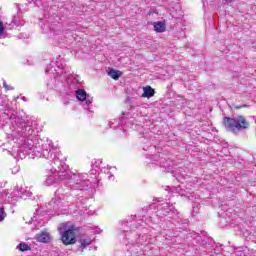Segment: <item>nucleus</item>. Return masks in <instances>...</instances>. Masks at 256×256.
I'll return each instance as SVG.
<instances>
[{"label": "nucleus", "mask_w": 256, "mask_h": 256, "mask_svg": "<svg viewBox=\"0 0 256 256\" xmlns=\"http://www.w3.org/2000/svg\"><path fill=\"white\" fill-rule=\"evenodd\" d=\"M106 170H107V168H103V169H101V171H104V173H106Z\"/></svg>", "instance_id": "31"}, {"label": "nucleus", "mask_w": 256, "mask_h": 256, "mask_svg": "<svg viewBox=\"0 0 256 256\" xmlns=\"http://www.w3.org/2000/svg\"><path fill=\"white\" fill-rule=\"evenodd\" d=\"M6 27L5 24H3V21L0 19V37H3V35L5 34L6 31Z\"/></svg>", "instance_id": "20"}, {"label": "nucleus", "mask_w": 256, "mask_h": 256, "mask_svg": "<svg viewBox=\"0 0 256 256\" xmlns=\"http://www.w3.org/2000/svg\"><path fill=\"white\" fill-rule=\"evenodd\" d=\"M76 98L78 99V101L82 102L83 109H85L86 111H91V109L93 108V97L89 96L87 94V91H85L84 89L76 90Z\"/></svg>", "instance_id": "8"}, {"label": "nucleus", "mask_w": 256, "mask_h": 256, "mask_svg": "<svg viewBox=\"0 0 256 256\" xmlns=\"http://www.w3.org/2000/svg\"><path fill=\"white\" fill-rule=\"evenodd\" d=\"M143 94L142 97H147L148 99L153 97V95H155V90H153V88H151V86H147L143 88Z\"/></svg>", "instance_id": "14"}, {"label": "nucleus", "mask_w": 256, "mask_h": 256, "mask_svg": "<svg viewBox=\"0 0 256 256\" xmlns=\"http://www.w3.org/2000/svg\"><path fill=\"white\" fill-rule=\"evenodd\" d=\"M143 223H145V221H143V219L137 220L136 224H130L131 229H135L137 227H141V226H143Z\"/></svg>", "instance_id": "19"}, {"label": "nucleus", "mask_w": 256, "mask_h": 256, "mask_svg": "<svg viewBox=\"0 0 256 256\" xmlns=\"http://www.w3.org/2000/svg\"><path fill=\"white\" fill-rule=\"evenodd\" d=\"M153 27H154V31H156V33H165V23L158 21V22H154L153 23Z\"/></svg>", "instance_id": "13"}, {"label": "nucleus", "mask_w": 256, "mask_h": 256, "mask_svg": "<svg viewBox=\"0 0 256 256\" xmlns=\"http://www.w3.org/2000/svg\"><path fill=\"white\" fill-rule=\"evenodd\" d=\"M123 125V119L116 118L113 121H110V128L111 129H119Z\"/></svg>", "instance_id": "16"}, {"label": "nucleus", "mask_w": 256, "mask_h": 256, "mask_svg": "<svg viewBox=\"0 0 256 256\" xmlns=\"http://www.w3.org/2000/svg\"><path fill=\"white\" fill-rule=\"evenodd\" d=\"M157 217L163 219V217H167L168 215L175 214V206L169 203H163L159 209L157 210Z\"/></svg>", "instance_id": "9"}, {"label": "nucleus", "mask_w": 256, "mask_h": 256, "mask_svg": "<svg viewBox=\"0 0 256 256\" xmlns=\"http://www.w3.org/2000/svg\"><path fill=\"white\" fill-rule=\"evenodd\" d=\"M5 217H7V214L5 213V208H0V222L5 220Z\"/></svg>", "instance_id": "21"}, {"label": "nucleus", "mask_w": 256, "mask_h": 256, "mask_svg": "<svg viewBox=\"0 0 256 256\" xmlns=\"http://www.w3.org/2000/svg\"><path fill=\"white\" fill-rule=\"evenodd\" d=\"M61 241L64 245H75L77 243V235L75 234V227L67 224H61L58 228Z\"/></svg>", "instance_id": "3"}, {"label": "nucleus", "mask_w": 256, "mask_h": 256, "mask_svg": "<svg viewBox=\"0 0 256 256\" xmlns=\"http://www.w3.org/2000/svg\"><path fill=\"white\" fill-rule=\"evenodd\" d=\"M91 243H93V240H91L90 238L80 239V247L82 249H86L87 247H89V245H91Z\"/></svg>", "instance_id": "17"}, {"label": "nucleus", "mask_w": 256, "mask_h": 256, "mask_svg": "<svg viewBox=\"0 0 256 256\" xmlns=\"http://www.w3.org/2000/svg\"><path fill=\"white\" fill-rule=\"evenodd\" d=\"M45 73L48 75H54V77H62L63 73L67 75L69 72L65 69V64L61 59V56L56 58V61H52L46 68Z\"/></svg>", "instance_id": "4"}, {"label": "nucleus", "mask_w": 256, "mask_h": 256, "mask_svg": "<svg viewBox=\"0 0 256 256\" xmlns=\"http://www.w3.org/2000/svg\"><path fill=\"white\" fill-rule=\"evenodd\" d=\"M223 123L226 131L234 135H239L241 131H246L250 127L249 121L243 115L224 117Z\"/></svg>", "instance_id": "2"}, {"label": "nucleus", "mask_w": 256, "mask_h": 256, "mask_svg": "<svg viewBox=\"0 0 256 256\" xmlns=\"http://www.w3.org/2000/svg\"><path fill=\"white\" fill-rule=\"evenodd\" d=\"M181 197H186V199H188V201H192V199L195 197L193 195V193H189V194H182Z\"/></svg>", "instance_id": "23"}, {"label": "nucleus", "mask_w": 256, "mask_h": 256, "mask_svg": "<svg viewBox=\"0 0 256 256\" xmlns=\"http://www.w3.org/2000/svg\"><path fill=\"white\" fill-rule=\"evenodd\" d=\"M3 87L6 89V91H13V89H15L13 86L8 85L5 81L3 82Z\"/></svg>", "instance_id": "22"}, {"label": "nucleus", "mask_w": 256, "mask_h": 256, "mask_svg": "<svg viewBox=\"0 0 256 256\" xmlns=\"http://www.w3.org/2000/svg\"><path fill=\"white\" fill-rule=\"evenodd\" d=\"M25 196L31 197V194H22V195L20 196V198H21V199H27V198H25Z\"/></svg>", "instance_id": "28"}, {"label": "nucleus", "mask_w": 256, "mask_h": 256, "mask_svg": "<svg viewBox=\"0 0 256 256\" xmlns=\"http://www.w3.org/2000/svg\"><path fill=\"white\" fill-rule=\"evenodd\" d=\"M126 223H127V225H129V223H131V221H127Z\"/></svg>", "instance_id": "33"}, {"label": "nucleus", "mask_w": 256, "mask_h": 256, "mask_svg": "<svg viewBox=\"0 0 256 256\" xmlns=\"http://www.w3.org/2000/svg\"><path fill=\"white\" fill-rule=\"evenodd\" d=\"M35 240L38 241V243H49V241H51V234L47 231H42L35 235Z\"/></svg>", "instance_id": "10"}, {"label": "nucleus", "mask_w": 256, "mask_h": 256, "mask_svg": "<svg viewBox=\"0 0 256 256\" xmlns=\"http://www.w3.org/2000/svg\"><path fill=\"white\" fill-rule=\"evenodd\" d=\"M16 191H18V193H29L27 190L23 191V188H19V186L16 187Z\"/></svg>", "instance_id": "24"}, {"label": "nucleus", "mask_w": 256, "mask_h": 256, "mask_svg": "<svg viewBox=\"0 0 256 256\" xmlns=\"http://www.w3.org/2000/svg\"><path fill=\"white\" fill-rule=\"evenodd\" d=\"M9 195V197H11V195H13V194H8Z\"/></svg>", "instance_id": "36"}, {"label": "nucleus", "mask_w": 256, "mask_h": 256, "mask_svg": "<svg viewBox=\"0 0 256 256\" xmlns=\"http://www.w3.org/2000/svg\"><path fill=\"white\" fill-rule=\"evenodd\" d=\"M161 167H164V169H167V162L160 161Z\"/></svg>", "instance_id": "26"}, {"label": "nucleus", "mask_w": 256, "mask_h": 256, "mask_svg": "<svg viewBox=\"0 0 256 256\" xmlns=\"http://www.w3.org/2000/svg\"><path fill=\"white\" fill-rule=\"evenodd\" d=\"M102 163H103V159H93L91 161L90 175H96L97 174V169H99V167H101Z\"/></svg>", "instance_id": "11"}, {"label": "nucleus", "mask_w": 256, "mask_h": 256, "mask_svg": "<svg viewBox=\"0 0 256 256\" xmlns=\"http://www.w3.org/2000/svg\"><path fill=\"white\" fill-rule=\"evenodd\" d=\"M17 249H19V251H31V246H29L27 243L25 242H21L18 246Z\"/></svg>", "instance_id": "18"}, {"label": "nucleus", "mask_w": 256, "mask_h": 256, "mask_svg": "<svg viewBox=\"0 0 256 256\" xmlns=\"http://www.w3.org/2000/svg\"><path fill=\"white\" fill-rule=\"evenodd\" d=\"M70 81V87H74V89H79V85H81V77L79 75L71 76Z\"/></svg>", "instance_id": "12"}, {"label": "nucleus", "mask_w": 256, "mask_h": 256, "mask_svg": "<svg viewBox=\"0 0 256 256\" xmlns=\"http://www.w3.org/2000/svg\"><path fill=\"white\" fill-rule=\"evenodd\" d=\"M243 107H247V105H239V106H235V109H243Z\"/></svg>", "instance_id": "29"}, {"label": "nucleus", "mask_w": 256, "mask_h": 256, "mask_svg": "<svg viewBox=\"0 0 256 256\" xmlns=\"http://www.w3.org/2000/svg\"><path fill=\"white\" fill-rule=\"evenodd\" d=\"M22 101H27V98H25V96H23Z\"/></svg>", "instance_id": "30"}, {"label": "nucleus", "mask_w": 256, "mask_h": 256, "mask_svg": "<svg viewBox=\"0 0 256 256\" xmlns=\"http://www.w3.org/2000/svg\"><path fill=\"white\" fill-rule=\"evenodd\" d=\"M198 239H201V236H198Z\"/></svg>", "instance_id": "37"}, {"label": "nucleus", "mask_w": 256, "mask_h": 256, "mask_svg": "<svg viewBox=\"0 0 256 256\" xmlns=\"http://www.w3.org/2000/svg\"><path fill=\"white\" fill-rule=\"evenodd\" d=\"M12 121V132L7 134L8 141L18 144V155L21 159L25 155H33L34 157H44L51 162V168L47 171L44 181L46 187L55 185L59 179L64 185L63 191H90L97 193L101 191L100 182H91L87 173H70L67 172L69 166L61 161V151L53 146V141L40 139L37 137L35 122L25 120L22 117L10 116Z\"/></svg>", "instance_id": "1"}, {"label": "nucleus", "mask_w": 256, "mask_h": 256, "mask_svg": "<svg viewBox=\"0 0 256 256\" xmlns=\"http://www.w3.org/2000/svg\"><path fill=\"white\" fill-rule=\"evenodd\" d=\"M42 9L44 10L45 23L43 25L40 24V26L42 27L43 33H47L48 30L55 31L53 23H55V18L57 17V14L53 12V10L49 8V6H43Z\"/></svg>", "instance_id": "6"}, {"label": "nucleus", "mask_w": 256, "mask_h": 256, "mask_svg": "<svg viewBox=\"0 0 256 256\" xmlns=\"http://www.w3.org/2000/svg\"><path fill=\"white\" fill-rule=\"evenodd\" d=\"M143 211H147V207H144V208H143Z\"/></svg>", "instance_id": "32"}, {"label": "nucleus", "mask_w": 256, "mask_h": 256, "mask_svg": "<svg viewBox=\"0 0 256 256\" xmlns=\"http://www.w3.org/2000/svg\"><path fill=\"white\" fill-rule=\"evenodd\" d=\"M235 217V211L233 208H227L225 205H221V212H220V220H219V226L222 229H225V227H233V219Z\"/></svg>", "instance_id": "5"}, {"label": "nucleus", "mask_w": 256, "mask_h": 256, "mask_svg": "<svg viewBox=\"0 0 256 256\" xmlns=\"http://www.w3.org/2000/svg\"><path fill=\"white\" fill-rule=\"evenodd\" d=\"M109 169H111V167H108V168H107V171H109Z\"/></svg>", "instance_id": "35"}, {"label": "nucleus", "mask_w": 256, "mask_h": 256, "mask_svg": "<svg viewBox=\"0 0 256 256\" xmlns=\"http://www.w3.org/2000/svg\"><path fill=\"white\" fill-rule=\"evenodd\" d=\"M154 159H157V156H152Z\"/></svg>", "instance_id": "34"}, {"label": "nucleus", "mask_w": 256, "mask_h": 256, "mask_svg": "<svg viewBox=\"0 0 256 256\" xmlns=\"http://www.w3.org/2000/svg\"><path fill=\"white\" fill-rule=\"evenodd\" d=\"M195 205H196V207L193 206V211H194V213H197V211H199V208H197V207H199V204H195Z\"/></svg>", "instance_id": "27"}, {"label": "nucleus", "mask_w": 256, "mask_h": 256, "mask_svg": "<svg viewBox=\"0 0 256 256\" xmlns=\"http://www.w3.org/2000/svg\"><path fill=\"white\" fill-rule=\"evenodd\" d=\"M108 76L111 77V79H114V81H117L119 77H121V71L111 68L108 71Z\"/></svg>", "instance_id": "15"}, {"label": "nucleus", "mask_w": 256, "mask_h": 256, "mask_svg": "<svg viewBox=\"0 0 256 256\" xmlns=\"http://www.w3.org/2000/svg\"><path fill=\"white\" fill-rule=\"evenodd\" d=\"M108 179L111 181H113V179H115V176H113V174H111V172H108Z\"/></svg>", "instance_id": "25"}, {"label": "nucleus", "mask_w": 256, "mask_h": 256, "mask_svg": "<svg viewBox=\"0 0 256 256\" xmlns=\"http://www.w3.org/2000/svg\"><path fill=\"white\" fill-rule=\"evenodd\" d=\"M149 249V244L145 236H139L136 240V244L130 248L132 256H144L147 255V250Z\"/></svg>", "instance_id": "7"}]
</instances>
